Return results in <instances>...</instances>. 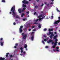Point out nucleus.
Wrapping results in <instances>:
<instances>
[{
    "instance_id": "63",
    "label": "nucleus",
    "mask_w": 60,
    "mask_h": 60,
    "mask_svg": "<svg viewBox=\"0 0 60 60\" xmlns=\"http://www.w3.org/2000/svg\"><path fill=\"white\" fill-rule=\"evenodd\" d=\"M58 44V45H60V42Z\"/></svg>"
},
{
    "instance_id": "9",
    "label": "nucleus",
    "mask_w": 60,
    "mask_h": 60,
    "mask_svg": "<svg viewBox=\"0 0 60 60\" xmlns=\"http://www.w3.org/2000/svg\"><path fill=\"white\" fill-rule=\"evenodd\" d=\"M18 11L19 13H21L22 12V11H22V10L21 9H19L18 10Z\"/></svg>"
},
{
    "instance_id": "43",
    "label": "nucleus",
    "mask_w": 60,
    "mask_h": 60,
    "mask_svg": "<svg viewBox=\"0 0 60 60\" xmlns=\"http://www.w3.org/2000/svg\"><path fill=\"white\" fill-rule=\"evenodd\" d=\"M23 50H21V53H23Z\"/></svg>"
},
{
    "instance_id": "12",
    "label": "nucleus",
    "mask_w": 60,
    "mask_h": 60,
    "mask_svg": "<svg viewBox=\"0 0 60 60\" xmlns=\"http://www.w3.org/2000/svg\"><path fill=\"white\" fill-rule=\"evenodd\" d=\"M59 47H56V51L57 52H58L59 51V50H58V49H59Z\"/></svg>"
},
{
    "instance_id": "26",
    "label": "nucleus",
    "mask_w": 60,
    "mask_h": 60,
    "mask_svg": "<svg viewBox=\"0 0 60 60\" xmlns=\"http://www.w3.org/2000/svg\"><path fill=\"white\" fill-rule=\"evenodd\" d=\"M2 2H3V3H5V1L4 0H2Z\"/></svg>"
},
{
    "instance_id": "24",
    "label": "nucleus",
    "mask_w": 60,
    "mask_h": 60,
    "mask_svg": "<svg viewBox=\"0 0 60 60\" xmlns=\"http://www.w3.org/2000/svg\"><path fill=\"white\" fill-rule=\"evenodd\" d=\"M10 56V57H13V56H12V55H11L9 56Z\"/></svg>"
},
{
    "instance_id": "58",
    "label": "nucleus",
    "mask_w": 60,
    "mask_h": 60,
    "mask_svg": "<svg viewBox=\"0 0 60 60\" xmlns=\"http://www.w3.org/2000/svg\"><path fill=\"white\" fill-rule=\"evenodd\" d=\"M25 30H26H26H27V29H26V28L25 29Z\"/></svg>"
},
{
    "instance_id": "15",
    "label": "nucleus",
    "mask_w": 60,
    "mask_h": 60,
    "mask_svg": "<svg viewBox=\"0 0 60 60\" xmlns=\"http://www.w3.org/2000/svg\"><path fill=\"white\" fill-rule=\"evenodd\" d=\"M24 15H25L24 14V13H22L21 15V17H23V16H24Z\"/></svg>"
},
{
    "instance_id": "48",
    "label": "nucleus",
    "mask_w": 60,
    "mask_h": 60,
    "mask_svg": "<svg viewBox=\"0 0 60 60\" xmlns=\"http://www.w3.org/2000/svg\"><path fill=\"white\" fill-rule=\"evenodd\" d=\"M9 53H8V52L7 53H6V54H7V55H9Z\"/></svg>"
},
{
    "instance_id": "23",
    "label": "nucleus",
    "mask_w": 60,
    "mask_h": 60,
    "mask_svg": "<svg viewBox=\"0 0 60 60\" xmlns=\"http://www.w3.org/2000/svg\"><path fill=\"white\" fill-rule=\"evenodd\" d=\"M38 27L39 28H41V25L40 24H38Z\"/></svg>"
},
{
    "instance_id": "38",
    "label": "nucleus",
    "mask_w": 60,
    "mask_h": 60,
    "mask_svg": "<svg viewBox=\"0 0 60 60\" xmlns=\"http://www.w3.org/2000/svg\"><path fill=\"white\" fill-rule=\"evenodd\" d=\"M26 20V19H23V21H25V20Z\"/></svg>"
},
{
    "instance_id": "1",
    "label": "nucleus",
    "mask_w": 60,
    "mask_h": 60,
    "mask_svg": "<svg viewBox=\"0 0 60 60\" xmlns=\"http://www.w3.org/2000/svg\"><path fill=\"white\" fill-rule=\"evenodd\" d=\"M10 11H11L10 12L9 14H11L12 13V15L14 16V17L15 18L16 16L15 15V14H17V13H16L14 12L15 11V6H13L11 8Z\"/></svg>"
},
{
    "instance_id": "60",
    "label": "nucleus",
    "mask_w": 60,
    "mask_h": 60,
    "mask_svg": "<svg viewBox=\"0 0 60 60\" xmlns=\"http://www.w3.org/2000/svg\"><path fill=\"white\" fill-rule=\"evenodd\" d=\"M51 18H52V19H53V16H52Z\"/></svg>"
},
{
    "instance_id": "59",
    "label": "nucleus",
    "mask_w": 60,
    "mask_h": 60,
    "mask_svg": "<svg viewBox=\"0 0 60 60\" xmlns=\"http://www.w3.org/2000/svg\"><path fill=\"white\" fill-rule=\"evenodd\" d=\"M37 2H39V0H37Z\"/></svg>"
},
{
    "instance_id": "17",
    "label": "nucleus",
    "mask_w": 60,
    "mask_h": 60,
    "mask_svg": "<svg viewBox=\"0 0 60 60\" xmlns=\"http://www.w3.org/2000/svg\"><path fill=\"white\" fill-rule=\"evenodd\" d=\"M15 16H16V18H18V19H20V18L19 17V15H15Z\"/></svg>"
},
{
    "instance_id": "29",
    "label": "nucleus",
    "mask_w": 60,
    "mask_h": 60,
    "mask_svg": "<svg viewBox=\"0 0 60 60\" xmlns=\"http://www.w3.org/2000/svg\"><path fill=\"white\" fill-rule=\"evenodd\" d=\"M38 20L41 21V18H39V19H38Z\"/></svg>"
},
{
    "instance_id": "32",
    "label": "nucleus",
    "mask_w": 60,
    "mask_h": 60,
    "mask_svg": "<svg viewBox=\"0 0 60 60\" xmlns=\"http://www.w3.org/2000/svg\"><path fill=\"white\" fill-rule=\"evenodd\" d=\"M42 42L43 44H45V42H44V41H42Z\"/></svg>"
},
{
    "instance_id": "56",
    "label": "nucleus",
    "mask_w": 60,
    "mask_h": 60,
    "mask_svg": "<svg viewBox=\"0 0 60 60\" xmlns=\"http://www.w3.org/2000/svg\"><path fill=\"white\" fill-rule=\"evenodd\" d=\"M43 36L44 37H46V36L45 35H44Z\"/></svg>"
},
{
    "instance_id": "13",
    "label": "nucleus",
    "mask_w": 60,
    "mask_h": 60,
    "mask_svg": "<svg viewBox=\"0 0 60 60\" xmlns=\"http://www.w3.org/2000/svg\"><path fill=\"white\" fill-rule=\"evenodd\" d=\"M27 45L26 44H25L24 45V48H25V49H26L27 48Z\"/></svg>"
},
{
    "instance_id": "50",
    "label": "nucleus",
    "mask_w": 60,
    "mask_h": 60,
    "mask_svg": "<svg viewBox=\"0 0 60 60\" xmlns=\"http://www.w3.org/2000/svg\"><path fill=\"white\" fill-rule=\"evenodd\" d=\"M36 12H35L34 13V15H35V14H36Z\"/></svg>"
},
{
    "instance_id": "10",
    "label": "nucleus",
    "mask_w": 60,
    "mask_h": 60,
    "mask_svg": "<svg viewBox=\"0 0 60 60\" xmlns=\"http://www.w3.org/2000/svg\"><path fill=\"white\" fill-rule=\"evenodd\" d=\"M34 34L32 35L31 36V39L32 41H33L34 40Z\"/></svg>"
},
{
    "instance_id": "44",
    "label": "nucleus",
    "mask_w": 60,
    "mask_h": 60,
    "mask_svg": "<svg viewBox=\"0 0 60 60\" xmlns=\"http://www.w3.org/2000/svg\"><path fill=\"white\" fill-rule=\"evenodd\" d=\"M32 28H34V27H35V26H32Z\"/></svg>"
},
{
    "instance_id": "11",
    "label": "nucleus",
    "mask_w": 60,
    "mask_h": 60,
    "mask_svg": "<svg viewBox=\"0 0 60 60\" xmlns=\"http://www.w3.org/2000/svg\"><path fill=\"white\" fill-rule=\"evenodd\" d=\"M53 40H51V39H49V40L48 41H47L48 43H50V42H51L52 41H53Z\"/></svg>"
},
{
    "instance_id": "52",
    "label": "nucleus",
    "mask_w": 60,
    "mask_h": 60,
    "mask_svg": "<svg viewBox=\"0 0 60 60\" xmlns=\"http://www.w3.org/2000/svg\"><path fill=\"white\" fill-rule=\"evenodd\" d=\"M49 47H48V46H46L45 47V48H48Z\"/></svg>"
},
{
    "instance_id": "18",
    "label": "nucleus",
    "mask_w": 60,
    "mask_h": 60,
    "mask_svg": "<svg viewBox=\"0 0 60 60\" xmlns=\"http://www.w3.org/2000/svg\"><path fill=\"white\" fill-rule=\"evenodd\" d=\"M1 60H5V58L4 57V58H3L2 57H1Z\"/></svg>"
},
{
    "instance_id": "61",
    "label": "nucleus",
    "mask_w": 60,
    "mask_h": 60,
    "mask_svg": "<svg viewBox=\"0 0 60 60\" xmlns=\"http://www.w3.org/2000/svg\"><path fill=\"white\" fill-rule=\"evenodd\" d=\"M49 4H47V6H48L49 5Z\"/></svg>"
},
{
    "instance_id": "35",
    "label": "nucleus",
    "mask_w": 60,
    "mask_h": 60,
    "mask_svg": "<svg viewBox=\"0 0 60 60\" xmlns=\"http://www.w3.org/2000/svg\"><path fill=\"white\" fill-rule=\"evenodd\" d=\"M44 41H47V39H44Z\"/></svg>"
},
{
    "instance_id": "37",
    "label": "nucleus",
    "mask_w": 60,
    "mask_h": 60,
    "mask_svg": "<svg viewBox=\"0 0 60 60\" xmlns=\"http://www.w3.org/2000/svg\"><path fill=\"white\" fill-rule=\"evenodd\" d=\"M52 44H54V42L52 41Z\"/></svg>"
},
{
    "instance_id": "14",
    "label": "nucleus",
    "mask_w": 60,
    "mask_h": 60,
    "mask_svg": "<svg viewBox=\"0 0 60 60\" xmlns=\"http://www.w3.org/2000/svg\"><path fill=\"white\" fill-rule=\"evenodd\" d=\"M4 43V42L3 41L0 43L1 45V46H3V44Z\"/></svg>"
},
{
    "instance_id": "36",
    "label": "nucleus",
    "mask_w": 60,
    "mask_h": 60,
    "mask_svg": "<svg viewBox=\"0 0 60 60\" xmlns=\"http://www.w3.org/2000/svg\"><path fill=\"white\" fill-rule=\"evenodd\" d=\"M15 45L16 46H18V44H17V43L16 44H15Z\"/></svg>"
},
{
    "instance_id": "53",
    "label": "nucleus",
    "mask_w": 60,
    "mask_h": 60,
    "mask_svg": "<svg viewBox=\"0 0 60 60\" xmlns=\"http://www.w3.org/2000/svg\"><path fill=\"white\" fill-rule=\"evenodd\" d=\"M41 19H44V17H42Z\"/></svg>"
},
{
    "instance_id": "22",
    "label": "nucleus",
    "mask_w": 60,
    "mask_h": 60,
    "mask_svg": "<svg viewBox=\"0 0 60 60\" xmlns=\"http://www.w3.org/2000/svg\"><path fill=\"white\" fill-rule=\"evenodd\" d=\"M42 17V15H39V16H38V18H41V17Z\"/></svg>"
},
{
    "instance_id": "33",
    "label": "nucleus",
    "mask_w": 60,
    "mask_h": 60,
    "mask_svg": "<svg viewBox=\"0 0 60 60\" xmlns=\"http://www.w3.org/2000/svg\"><path fill=\"white\" fill-rule=\"evenodd\" d=\"M34 32H32L31 33V35H33V34H34Z\"/></svg>"
},
{
    "instance_id": "21",
    "label": "nucleus",
    "mask_w": 60,
    "mask_h": 60,
    "mask_svg": "<svg viewBox=\"0 0 60 60\" xmlns=\"http://www.w3.org/2000/svg\"><path fill=\"white\" fill-rule=\"evenodd\" d=\"M52 36L51 35H50L49 36L50 38L51 39H52V38H53V36Z\"/></svg>"
},
{
    "instance_id": "57",
    "label": "nucleus",
    "mask_w": 60,
    "mask_h": 60,
    "mask_svg": "<svg viewBox=\"0 0 60 60\" xmlns=\"http://www.w3.org/2000/svg\"><path fill=\"white\" fill-rule=\"evenodd\" d=\"M51 4H53V2H51V3H50Z\"/></svg>"
},
{
    "instance_id": "2",
    "label": "nucleus",
    "mask_w": 60,
    "mask_h": 60,
    "mask_svg": "<svg viewBox=\"0 0 60 60\" xmlns=\"http://www.w3.org/2000/svg\"><path fill=\"white\" fill-rule=\"evenodd\" d=\"M57 41H58V40L57 39L54 40L55 43H54V45L52 46V48L53 49H54L56 47V46L57 45V43L58 42Z\"/></svg>"
},
{
    "instance_id": "6",
    "label": "nucleus",
    "mask_w": 60,
    "mask_h": 60,
    "mask_svg": "<svg viewBox=\"0 0 60 60\" xmlns=\"http://www.w3.org/2000/svg\"><path fill=\"white\" fill-rule=\"evenodd\" d=\"M23 26H20V28L19 29V31L20 33H21L23 31V30H22V28H23Z\"/></svg>"
},
{
    "instance_id": "40",
    "label": "nucleus",
    "mask_w": 60,
    "mask_h": 60,
    "mask_svg": "<svg viewBox=\"0 0 60 60\" xmlns=\"http://www.w3.org/2000/svg\"><path fill=\"white\" fill-rule=\"evenodd\" d=\"M31 29H29L28 30L29 31H31Z\"/></svg>"
},
{
    "instance_id": "34",
    "label": "nucleus",
    "mask_w": 60,
    "mask_h": 60,
    "mask_svg": "<svg viewBox=\"0 0 60 60\" xmlns=\"http://www.w3.org/2000/svg\"><path fill=\"white\" fill-rule=\"evenodd\" d=\"M38 6H35V8H38Z\"/></svg>"
},
{
    "instance_id": "8",
    "label": "nucleus",
    "mask_w": 60,
    "mask_h": 60,
    "mask_svg": "<svg viewBox=\"0 0 60 60\" xmlns=\"http://www.w3.org/2000/svg\"><path fill=\"white\" fill-rule=\"evenodd\" d=\"M57 38V35H56L55 36H53V39L54 40H56V39H56Z\"/></svg>"
},
{
    "instance_id": "42",
    "label": "nucleus",
    "mask_w": 60,
    "mask_h": 60,
    "mask_svg": "<svg viewBox=\"0 0 60 60\" xmlns=\"http://www.w3.org/2000/svg\"><path fill=\"white\" fill-rule=\"evenodd\" d=\"M36 31V30L35 29L34 30H33V31H34V32H35Z\"/></svg>"
},
{
    "instance_id": "49",
    "label": "nucleus",
    "mask_w": 60,
    "mask_h": 60,
    "mask_svg": "<svg viewBox=\"0 0 60 60\" xmlns=\"http://www.w3.org/2000/svg\"><path fill=\"white\" fill-rule=\"evenodd\" d=\"M13 24L14 25H16V23H15V22H14V23H13Z\"/></svg>"
},
{
    "instance_id": "19",
    "label": "nucleus",
    "mask_w": 60,
    "mask_h": 60,
    "mask_svg": "<svg viewBox=\"0 0 60 60\" xmlns=\"http://www.w3.org/2000/svg\"><path fill=\"white\" fill-rule=\"evenodd\" d=\"M53 31V29H49V31Z\"/></svg>"
},
{
    "instance_id": "51",
    "label": "nucleus",
    "mask_w": 60,
    "mask_h": 60,
    "mask_svg": "<svg viewBox=\"0 0 60 60\" xmlns=\"http://www.w3.org/2000/svg\"><path fill=\"white\" fill-rule=\"evenodd\" d=\"M14 48H15V49L16 48H17V46H14Z\"/></svg>"
},
{
    "instance_id": "55",
    "label": "nucleus",
    "mask_w": 60,
    "mask_h": 60,
    "mask_svg": "<svg viewBox=\"0 0 60 60\" xmlns=\"http://www.w3.org/2000/svg\"><path fill=\"white\" fill-rule=\"evenodd\" d=\"M23 53L24 54H26V52H23Z\"/></svg>"
},
{
    "instance_id": "41",
    "label": "nucleus",
    "mask_w": 60,
    "mask_h": 60,
    "mask_svg": "<svg viewBox=\"0 0 60 60\" xmlns=\"http://www.w3.org/2000/svg\"><path fill=\"white\" fill-rule=\"evenodd\" d=\"M26 13L27 14H28V13H29V11H27L26 12Z\"/></svg>"
},
{
    "instance_id": "7",
    "label": "nucleus",
    "mask_w": 60,
    "mask_h": 60,
    "mask_svg": "<svg viewBox=\"0 0 60 60\" xmlns=\"http://www.w3.org/2000/svg\"><path fill=\"white\" fill-rule=\"evenodd\" d=\"M49 34H48V35H49V34H51V35L54 36V35L53 34V33L51 32H50V31H49Z\"/></svg>"
},
{
    "instance_id": "31",
    "label": "nucleus",
    "mask_w": 60,
    "mask_h": 60,
    "mask_svg": "<svg viewBox=\"0 0 60 60\" xmlns=\"http://www.w3.org/2000/svg\"><path fill=\"white\" fill-rule=\"evenodd\" d=\"M56 10L58 11H60L58 10V9L57 8Z\"/></svg>"
},
{
    "instance_id": "30",
    "label": "nucleus",
    "mask_w": 60,
    "mask_h": 60,
    "mask_svg": "<svg viewBox=\"0 0 60 60\" xmlns=\"http://www.w3.org/2000/svg\"><path fill=\"white\" fill-rule=\"evenodd\" d=\"M23 48H22V47H21L20 48V50H23Z\"/></svg>"
},
{
    "instance_id": "39",
    "label": "nucleus",
    "mask_w": 60,
    "mask_h": 60,
    "mask_svg": "<svg viewBox=\"0 0 60 60\" xmlns=\"http://www.w3.org/2000/svg\"><path fill=\"white\" fill-rule=\"evenodd\" d=\"M23 10H26V8H23Z\"/></svg>"
},
{
    "instance_id": "27",
    "label": "nucleus",
    "mask_w": 60,
    "mask_h": 60,
    "mask_svg": "<svg viewBox=\"0 0 60 60\" xmlns=\"http://www.w3.org/2000/svg\"><path fill=\"white\" fill-rule=\"evenodd\" d=\"M47 29H46L45 28L44 29V31H47Z\"/></svg>"
},
{
    "instance_id": "47",
    "label": "nucleus",
    "mask_w": 60,
    "mask_h": 60,
    "mask_svg": "<svg viewBox=\"0 0 60 60\" xmlns=\"http://www.w3.org/2000/svg\"><path fill=\"white\" fill-rule=\"evenodd\" d=\"M41 13H43V11H41Z\"/></svg>"
},
{
    "instance_id": "20",
    "label": "nucleus",
    "mask_w": 60,
    "mask_h": 60,
    "mask_svg": "<svg viewBox=\"0 0 60 60\" xmlns=\"http://www.w3.org/2000/svg\"><path fill=\"white\" fill-rule=\"evenodd\" d=\"M22 6L23 7H26V5H24V4H23L22 5Z\"/></svg>"
},
{
    "instance_id": "46",
    "label": "nucleus",
    "mask_w": 60,
    "mask_h": 60,
    "mask_svg": "<svg viewBox=\"0 0 60 60\" xmlns=\"http://www.w3.org/2000/svg\"><path fill=\"white\" fill-rule=\"evenodd\" d=\"M44 5V4H42V5H41V6H43V5Z\"/></svg>"
},
{
    "instance_id": "16",
    "label": "nucleus",
    "mask_w": 60,
    "mask_h": 60,
    "mask_svg": "<svg viewBox=\"0 0 60 60\" xmlns=\"http://www.w3.org/2000/svg\"><path fill=\"white\" fill-rule=\"evenodd\" d=\"M38 20H39L38 19H34V21L35 22H37L38 21Z\"/></svg>"
},
{
    "instance_id": "45",
    "label": "nucleus",
    "mask_w": 60,
    "mask_h": 60,
    "mask_svg": "<svg viewBox=\"0 0 60 60\" xmlns=\"http://www.w3.org/2000/svg\"><path fill=\"white\" fill-rule=\"evenodd\" d=\"M6 57H8V55L7 54H6Z\"/></svg>"
},
{
    "instance_id": "4",
    "label": "nucleus",
    "mask_w": 60,
    "mask_h": 60,
    "mask_svg": "<svg viewBox=\"0 0 60 60\" xmlns=\"http://www.w3.org/2000/svg\"><path fill=\"white\" fill-rule=\"evenodd\" d=\"M27 0H24L22 1V3L23 4H28L29 3V1H26Z\"/></svg>"
},
{
    "instance_id": "54",
    "label": "nucleus",
    "mask_w": 60,
    "mask_h": 60,
    "mask_svg": "<svg viewBox=\"0 0 60 60\" xmlns=\"http://www.w3.org/2000/svg\"><path fill=\"white\" fill-rule=\"evenodd\" d=\"M3 40V38H1L0 39V40L1 41H2V40Z\"/></svg>"
},
{
    "instance_id": "3",
    "label": "nucleus",
    "mask_w": 60,
    "mask_h": 60,
    "mask_svg": "<svg viewBox=\"0 0 60 60\" xmlns=\"http://www.w3.org/2000/svg\"><path fill=\"white\" fill-rule=\"evenodd\" d=\"M22 35L23 36L24 39H26V37H27V35L26 34H24V33H22Z\"/></svg>"
},
{
    "instance_id": "25",
    "label": "nucleus",
    "mask_w": 60,
    "mask_h": 60,
    "mask_svg": "<svg viewBox=\"0 0 60 60\" xmlns=\"http://www.w3.org/2000/svg\"><path fill=\"white\" fill-rule=\"evenodd\" d=\"M38 24V23L36 22L34 23V24L35 25H37V24Z\"/></svg>"
},
{
    "instance_id": "64",
    "label": "nucleus",
    "mask_w": 60,
    "mask_h": 60,
    "mask_svg": "<svg viewBox=\"0 0 60 60\" xmlns=\"http://www.w3.org/2000/svg\"><path fill=\"white\" fill-rule=\"evenodd\" d=\"M54 33L55 34H56V32H55Z\"/></svg>"
},
{
    "instance_id": "62",
    "label": "nucleus",
    "mask_w": 60,
    "mask_h": 60,
    "mask_svg": "<svg viewBox=\"0 0 60 60\" xmlns=\"http://www.w3.org/2000/svg\"><path fill=\"white\" fill-rule=\"evenodd\" d=\"M45 4H47V3H46V2H45Z\"/></svg>"
},
{
    "instance_id": "5",
    "label": "nucleus",
    "mask_w": 60,
    "mask_h": 60,
    "mask_svg": "<svg viewBox=\"0 0 60 60\" xmlns=\"http://www.w3.org/2000/svg\"><path fill=\"white\" fill-rule=\"evenodd\" d=\"M59 20L57 21H56L54 23V24L57 25L58 24V23H59L60 22V17H58Z\"/></svg>"
},
{
    "instance_id": "28",
    "label": "nucleus",
    "mask_w": 60,
    "mask_h": 60,
    "mask_svg": "<svg viewBox=\"0 0 60 60\" xmlns=\"http://www.w3.org/2000/svg\"><path fill=\"white\" fill-rule=\"evenodd\" d=\"M32 24V23H31V22H30V23H29L28 24V25H30V24Z\"/></svg>"
}]
</instances>
